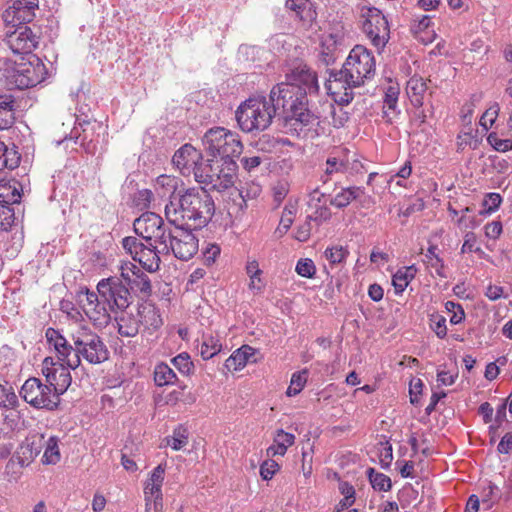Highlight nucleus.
<instances>
[{
	"mask_svg": "<svg viewBox=\"0 0 512 512\" xmlns=\"http://www.w3.org/2000/svg\"><path fill=\"white\" fill-rule=\"evenodd\" d=\"M45 337L53 346L59 363L47 357L43 361L42 373L46 384L57 393L58 398L65 393L72 382L69 369L75 370L81 364V358L90 364H101L108 360L109 352L101 338L88 329H77L65 338L59 330L48 328Z\"/></svg>",
	"mask_w": 512,
	"mask_h": 512,
	"instance_id": "f257e3e1",
	"label": "nucleus"
},
{
	"mask_svg": "<svg viewBox=\"0 0 512 512\" xmlns=\"http://www.w3.org/2000/svg\"><path fill=\"white\" fill-rule=\"evenodd\" d=\"M272 99L281 104L284 118L294 121L292 125L312 127L318 120L328 121L334 127H342L348 117L342 108L338 110L331 102H324L321 105L322 112H314L308 109V99L299 88L288 85H275L272 88Z\"/></svg>",
	"mask_w": 512,
	"mask_h": 512,
	"instance_id": "f03ea898",
	"label": "nucleus"
},
{
	"mask_svg": "<svg viewBox=\"0 0 512 512\" xmlns=\"http://www.w3.org/2000/svg\"><path fill=\"white\" fill-rule=\"evenodd\" d=\"M178 196L171 198L165 206L169 224H178L201 229L212 219L215 204L212 196L202 187L179 189Z\"/></svg>",
	"mask_w": 512,
	"mask_h": 512,
	"instance_id": "7ed1b4c3",
	"label": "nucleus"
},
{
	"mask_svg": "<svg viewBox=\"0 0 512 512\" xmlns=\"http://www.w3.org/2000/svg\"><path fill=\"white\" fill-rule=\"evenodd\" d=\"M281 104L272 99V90L269 98L263 96L250 97L239 105L235 117L239 128L245 133L264 131L267 129Z\"/></svg>",
	"mask_w": 512,
	"mask_h": 512,
	"instance_id": "20e7f679",
	"label": "nucleus"
},
{
	"mask_svg": "<svg viewBox=\"0 0 512 512\" xmlns=\"http://www.w3.org/2000/svg\"><path fill=\"white\" fill-rule=\"evenodd\" d=\"M158 235L159 252L173 254L181 261H188L197 253L198 239L193 234L192 227L171 224Z\"/></svg>",
	"mask_w": 512,
	"mask_h": 512,
	"instance_id": "39448f33",
	"label": "nucleus"
},
{
	"mask_svg": "<svg viewBox=\"0 0 512 512\" xmlns=\"http://www.w3.org/2000/svg\"><path fill=\"white\" fill-rule=\"evenodd\" d=\"M98 293L108 302L111 312L122 336H128L126 309L128 308V287L118 277L101 280L97 285Z\"/></svg>",
	"mask_w": 512,
	"mask_h": 512,
	"instance_id": "423d86ee",
	"label": "nucleus"
},
{
	"mask_svg": "<svg viewBox=\"0 0 512 512\" xmlns=\"http://www.w3.org/2000/svg\"><path fill=\"white\" fill-rule=\"evenodd\" d=\"M204 150L210 156L223 160L234 161L242 153L243 145L239 135L224 127L209 129L202 138Z\"/></svg>",
	"mask_w": 512,
	"mask_h": 512,
	"instance_id": "0eeeda50",
	"label": "nucleus"
},
{
	"mask_svg": "<svg viewBox=\"0 0 512 512\" xmlns=\"http://www.w3.org/2000/svg\"><path fill=\"white\" fill-rule=\"evenodd\" d=\"M237 164L235 161L224 162L219 159H208L201 161L195 167V180L200 184L210 186L211 189L219 192L234 185Z\"/></svg>",
	"mask_w": 512,
	"mask_h": 512,
	"instance_id": "6e6552de",
	"label": "nucleus"
},
{
	"mask_svg": "<svg viewBox=\"0 0 512 512\" xmlns=\"http://www.w3.org/2000/svg\"><path fill=\"white\" fill-rule=\"evenodd\" d=\"M20 396L35 409L54 411L58 409L60 398L53 393L52 388L39 378L30 377L22 385Z\"/></svg>",
	"mask_w": 512,
	"mask_h": 512,
	"instance_id": "1a4fd4ad",
	"label": "nucleus"
},
{
	"mask_svg": "<svg viewBox=\"0 0 512 512\" xmlns=\"http://www.w3.org/2000/svg\"><path fill=\"white\" fill-rule=\"evenodd\" d=\"M343 68L353 84L363 85L375 74V58L364 46L356 45L349 53Z\"/></svg>",
	"mask_w": 512,
	"mask_h": 512,
	"instance_id": "9d476101",
	"label": "nucleus"
},
{
	"mask_svg": "<svg viewBox=\"0 0 512 512\" xmlns=\"http://www.w3.org/2000/svg\"><path fill=\"white\" fill-rule=\"evenodd\" d=\"M362 30L377 49H382L390 37L388 21L375 7H363L361 11Z\"/></svg>",
	"mask_w": 512,
	"mask_h": 512,
	"instance_id": "9b49d317",
	"label": "nucleus"
},
{
	"mask_svg": "<svg viewBox=\"0 0 512 512\" xmlns=\"http://www.w3.org/2000/svg\"><path fill=\"white\" fill-rule=\"evenodd\" d=\"M348 76L347 71L342 67L339 71L331 70L325 82L327 93L340 105H348L354 98L353 88L360 86L353 84Z\"/></svg>",
	"mask_w": 512,
	"mask_h": 512,
	"instance_id": "f8f14e48",
	"label": "nucleus"
},
{
	"mask_svg": "<svg viewBox=\"0 0 512 512\" xmlns=\"http://www.w3.org/2000/svg\"><path fill=\"white\" fill-rule=\"evenodd\" d=\"M286 77L288 82L279 85L295 86L301 93L304 92L306 97L307 94L317 93L319 90L317 74L306 64H298Z\"/></svg>",
	"mask_w": 512,
	"mask_h": 512,
	"instance_id": "ddd939ff",
	"label": "nucleus"
},
{
	"mask_svg": "<svg viewBox=\"0 0 512 512\" xmlns=\"http://www.w3.org/2000/svg\"><path fill=\"white\" fill-rule=\"evenodd\" d=\"M6 44L14 54H29L37 47L38 36L30 27L20 26L7 35Z\"/></svg>",
	"mask_w": 512,
	"mask_h": 512,
	"instance_id": "4468645a",
	"label": "nucleus"
},
{
	"mask_svg": "<svg viewBox=\"0 0 512 512\" xmlns=\"http://www.w3.org/2000/svg\"><path fill=\"white\" fill-rule=\"evenodd\" d=\"M167 227L163 226L161 217L152 212H145L133 222L134 233L146 241L151 246V239L155 237L158 240V235Z\"/></svg>",
	"mask_w": 512,
	"mask_h": 512,
	"instance_id": "2eb2a0df",
	"label": "nucleus"
},
{
	"mask_svg": "<svg viewBox=\"0 0 512 512\" xmlns=\"http://www.w3.org/2000/svg\"><path fill=\"white\" fill-rule=\"evenodd\" d=\"M130 257L139 264V268L147 272L159 269L160 258L148 245L130 236Z\"/></svg>",
	"mask_w": 512,
	"mask_h": 512,
	"instance_id": "dca6fc26",
	"label": "nucleus"
},
{
	"mask_svg": "<svg viewBox=\"0 0 512 512\" xmlns=\"http://www.w3.org/2000/svg\"><path fill=\"white\" fill-rule=\"evenodd\" d=\"M202 159L203 157L201 152L192 145L185 144L175 152L172 162L181 170L182 174L189 173L192 169L193 174L195 175V167L201 163Z\"/></svg>",
	"mask_w": 512,
	"mask_h": 512,
	"instance_id": "f3484780",
	"label": "nucleus"
},
{
	"mask_svg": "<svg viewBox=\"0 0 512 512\" xmlns=\"http://www.w3.org/2000/svg\"><path fill=\"white\" fill-rule=\"evenodd\" d=\"M83 310L85 314L94 322H107L109 315L104 305L100 304L98 295L94 292L85 293V301H83Z\"/></svg>",
	"mask_w": 512,
	"mask_h": 512,
	"instance_id": "a211bd4d",
	"label": "nucleus"
},
{
	"mask_svg": "<svg viewBox=\"0 0 512 512\" xmlns=\"http://www.w3.org/2000/svg\"><path fill=\"white\" fill-rule=\"evenodd\" d=\"M130 272H132L133 275V278H130V289L137 292L141 299L150 297L152 294V285L149 276L142 272L137 265L131 263Z\"/></svg>",
	"mask_w": 512,
	"mask_h": 512,
	"instance_id": "6ab92c4d",
	"label": "nucleus"
},
{
	"mask_svg": "<svg viewBox=\"0 0 512 512\" xmlns=\"http://www.w3.org/2000/svg\"><path fill=\"white\" fill-rule=\"evenodd\" d=\"M295 435L278 429L273 438V444L268 447L267 455L270 457L284 456L289 447L294 445Z\"/></svg>",
	"mask_w": 512,
	"mask_h": 512,
	"instance_id": "aec40b11",
	"label": "nucleus"
},
{
	"mask_svg": "<svg viewBox=\"0 0 512 512\" xmlns=\"http://www.w3.org/2000/svg\"><path fill=\"white\" fill-rule=\"evenodd\" d=\"M163 480L164 469L159 465L153 470L151 477L148 479L144 487V494L147 502L162 499L161 486Z\"/></svg>",
	"mask_w": 512,
	"mask_h": 512,
	"instance_id": "412c9836",
	"label": "nucleus"
},
{
	"mask_svg": "<svg viewBox=\"0 0 512 512\" xmlns=\"http://www.w3.org/2000/svg\"><path fill=\"white\" fill-rule=\"evenodd\" d=\"M255 350L248 346L243 345L236 351H234L225 361V367L228 370L238 371L242 369L249 361L250 357L253 356Z\"/></svg>",
	"mask_w": 512,
	"mask_h": 512,
	"instance_id": "4be33fe9",
	"label": "nucleus"
},
{
	"mask_svg": "<svg viewBox=\"0 0 512 512\" xmlns=\"http://www.w3.org/2000/svg\"><path fill=\"white\" fill-rule=\"evenodd\" d=\"M10 8L14 9V17L19 21L30 22L38 8V0H13Z\"/></svg>",
	"mask_w": 512,
	"mask_h": 512,
	"instance_id": "5701e85b",
	"label": "nucleus"
},
{
	"mask_svg": "<svg viewBox=\"0 0 512 512\" xmlns=\"http://www.w3.org/2000/svg\"><path fill=\"white\" fill-rule=\"evenodd\" d=\"M348 169L347 157L331 156L326 160V168L321 181L326 184L335 173H344Z\"/></svg>",
	"mask_w": 512,
	"mask_h": 512,
	"instance_id": "b1692460",
	"label": "nucleus"
},
{
	"mask_svg": "<svg viewBox=\"0 0 512 512\" xmlns=\"http://www.w3.org/2000/svg\"><path fill=\"white\" fill-rule=\"evenodd\" d=\"M427 90V85L422 78L412 77L407 82V94L415 107L423 105V95Z\"/></svg>",
	"mask_w": 512,
	"mask_h": 512,
	"instance_id": "393cba45",
	"label": "nucleus"
},
{
	"mask_svg": "<svg viewBox=\"0 0 512 512\" xmlns=\"http://www.w3.org/2000/svg\"><path fill=\"white\" fill-rule=\"evenodd\" d=\"M363 194V190L360 187H348L342 189L330 200V204L337 208H344L348 206L353 200L357 199Z\"/></svg>",
	"mask_w": 512,
	"mask_h": 512,
	"instance_id": "a878e982",
	"label": "nucleus"
},
{
	"mask_svg": "<svg viewBox=\"0 0 512 512\" xmlns=\"http://www.w3.org/2000/svg\"><path fill=\"white\" fill-rule=\"evenodd\" d=\"M177 375L166 363H159L154 369V381L157 386L173 385L177 382Z\"/></svg>",
	"mask_w": 512,
	"mask_h": 512,
	"instance_id": "bb28decb",
	"label": "nucleus"
},
{
	"mask_svg": "<svg viewBox=\"0 0 512 512\" xmlns=\"http://www.w3.org/2000/svg\"><path fill=\"white\" fill-rule=\"evenodd\" d=\"M399 96V88L396 86H389L386 89L383 104V114L387 121L391 122L396 116V107Z\"/></svg>",
	"mask_w": 512,
	"mask_h": 512,
	"instance_id": "cd10ccee",
	"label": "nucleus"
},
{
	"mask_svg": "<svg viewBox=\"0 0 512 512\" xmlns=\"http://www.w3.org/2000/svg\"><path fill=\"white\" fill-rule=\"evenodd\" d=\"M416 269L414 266L405 267L404 270H398L392 278V284L397 294L402 293L410 281L415 277Z\"/></svg>",
	"mask_w": 512,
	"mask_h": 512,
	"instance_id": "c85d7f7f",
	"label": "nucleus"
},
{
	"mask_svg": "<svg viewBox=\"0 0 512 512\" xmlns=\"http://www.w3.org/2000/svg\"><path fill=\"white\" fill-rule=\"evenodd\" d=\"M21 160V155L16 149L15 146L7 147L4 145V149L2 150L0 156V170L3 169H15L19 166Z\"/></svg>",
	"mask_w": 512,
	"mask_h": 512,
	"instance_id": "c756f323",
	"label": "nucleus"
},
{
	"mask_svg": "<svg viewBox=\"0 0 512 512\" xmlns=\"http://www.w3.org/2000/svg\"><path fill=\"white\" fill-rule=\"evenodd\" d=\"M286 8L295 12V17L301 21L312 19V12L308 0H287Z\"/></svg>",
	"mask_w": 512,
	"mask_h": 512,
	"instance_id": "7c9ffc66",
	"label": "nucleus"
},
{
	"mask_svg": "<svg viewBox=\"0 0 512 512\" xmlns=\"http://www.w3.org/2000/svg\"><path fill=\"white\" fill-rule=\"evenodd\" d=\"M59 439L51 436L45 443V450L43 454V463L56 464L60 461L61 455L58 445Z\"/></svg>",
	"mask_w": 512,
	"mask_h": 512,
	"instance_id": "2f4dec72",
	"label": "nucleus"
},
{
	"mask_svg": "<svg viewBox=\"0 0 512 512\" xmlns=\"http://www.w3.org/2000/svg\"><path fill=\"white\" fill-rule=\"evenodd\" d=\"M367 476L375 490L388 491L391 489V479L387 475L376 472L374 468H368Z\"/></svg>",
	"mask_w": 512,
	"mask_h": 512,
	"instance_id": "473e14b6",
	"label": "nucleus"
},
{
	"mask_svg": "<svg viewBox=\"0 0 512 512\" xmlns=\"http://www.w3.org/2000/svg\"><path fill=\"white\" fill-rule=\"evenodd\" d=\"M222 349V345L218 338L213 336L204 337L201 345L200 354L204 360H209L217 355Z\"/></svg>",
	"mask_w": 512,
	"mask_h": 512,
	"instance_id": "72a5a7b5",
	"label": "nucleus"
},
{
	"mask_svg": "<svg viewBox=\"0 0 512 512\" xmlns=\"http://www.w3.org/2000/svg\"><path fill=\"white\" fill-rule=\"evenodd\" d=\"M35 71L36 68L32 67L31 65L24 68L15 80L17 87L19 89H25L38 84L41 79L34 77Z\"/></svg>",
	"mask_w": 512,
	"mask_h": 512,
	"instance_id": "f704fd0d",
	"label": "nucleus"
},
{
	"mask_svg": "<svg viewBox=\"0 0 512 512\" xmlns=\"http://www.w3.org/2000/svg\"><path fill=\"white\" fill-rule=\"evenodd\" d=\"M307 377H308L307 369L293 373V375L291 377L290 385L286 391L287 396L291 397V396H295V395L299 394L303 390V388L307 382Z\"/></svg>",
	"mask_w": 512,
	"mask_h": 512,
	"instance_id": "c9c22d12",
	"label": "nucleus"
},
{
	"mask_svg": "<svg viewBox=\"0 0 512 512\" xmlns=\"http://www.w3.org/2000/svg\"><path fill=\"white\" fill-rule=\"evenodd\" d=\"M178 179L168 175H160L156 178V186L163 189L162 194H169V201L172 197L178 196L179 190L177 189Z\"/></svg>",
	"mask_w": 512,
	"mask_h": 512,
	"instance_id": "e433bc0d",
	"label": "nucleus"
},
{
	"mask_svg": "<svg viewBox=\"0 0 512 512\" xmlns=\"http://www.w3.org/2000/svg\"><path fill=\"white\" fill-rule=\"evenodd\" d=\"M437 246L431 245L425 254L424 262L427 263L428 266L434 268L437 275L440 277H446L444 274V262L436 253Z\"/></svg>",
	"mask_w": 512,
	"mask_h": 512,
	"instance_id": "4c0bfd02",
	"label": "nucleus"
},
{
	"mask_svg": "<svg viewBox=\"0 0 512 512\" xmlns=\"http://www.w3.org/2000/svg\"><path fill=\"white\" fill-rule=\"evenodd\" d=\"M15 212L12 204L0 202V230L8 231L15 222Z\"/></svg>",
	"mask_w": 512,
	"mask_h": 512,
	"instance_id": "58836bf2",
	"label": "nucleus"
},
{
	"mask_svg": "<svg viewBox=\"0 0 512 512\" xmlns=\"http://www.w3.org/2000/svg\"><path fill=\"white\" fill-rule=\"evenodd\" d=\"M20 199L21 194L15 186L6 182L0 183V202L13 205L19 203Z\"/></svg>",
	"mask_w": 512,
	"mask_h": 512,
	"instance_id": "ea45409f",
	"label": "nucleus"
},
{
	"mask_svg": "<svg viewBox=\"0 0 512 512\" xmlns=\"http://www.w3.org/2000/svg\"><path fill=\"white\" fill-rule=\"evenodd\" d=\"M295 212H296L295 205L289 204V205L285 206L282 216H281V219H280L279 226L276 229V233H278L280 236H282L290 229V227L294 221Z\"/></svg>",
	"mask_w": 512,
	"mask_h": 512,
	"instance_id": "a19ab883",
	"label": "nucleus"
},
{
	"mask_svg": "<svg viewBox=\"0 0 512 512\" xmlns=\"http://www.w3.org/2000/svg\"><path fill=\"white\" fill-rule=\"evenodd\" d=\"M348 254V250L342 246L327 248L324 252L325 258L331 265L343 263L346 260Z\"/></svg>",
	"mask_w": 512,
	"mask_h": 512,
	"instance_id": "79ce46f5",
	"label": "nucleus"
},
{
	"mask_svg": "<svg viewBox=\"0 0 512 512\" xmlns=\"http://www.w3.org/2000/svg\"><path fill=\"white\" fill-rule=\"evenodd\" d=\"M18 404V397L9 385L0 384V406L13 408Z\"/></svg>",
	"mask_w": 512,
	"mask_h": 512,
	"instance_id": "37998d69",
	"label": "nucleus"
},
{
	"mask_svg": "<svg viewBox=\"0 0 512 512\" xmlns=\"http://www.w3.org/2000/svg\"><path fill=\"white\" fill-rule=\"evenodd\" d=\"M171 361L172 364L183 375H189L194 368L193 362L190 360V356L188 355V353H181L174 357Z\"/></svg>",
	"mask_w": 512,
	"mask_h": 512,
	"instance_id": "c03bdc74",
	"label": "nucleus"
},
{
	"mask_svg": "<svg viewBox=\"0 0 512 512\" xmlns=\"http://www.w3.org/2000/svg\"><path fill=\"white\" fill-rule=\"evenodd\" d=\"M167 445L173 450H180L187 444L186 430L177 428L174 430L173 436L166 438Z\"/></svg>",
	"mask_w": 512,
	"mask_h": 512,
	"instance_id": "a18cd8bd",
	"label": "nucleus"
},
{
	"mask_svg": "<svg viewBox=\"0 0 512 512\" xmlns=\"http://www.w3.org/2000/svg\"><path fill=\"white\" fill-rule=\"evenodd\" d=\"M430 328L435 334L443 339L447 335L446 318L438 313L430 316Z\"/></svg>",
	"mask_w": 512,
	"mask_h": 512,
	"instance_id": "49530a36",
	"label": "nucleus"
},
{
	"mask_svg": "<svg viewBox=\"0 0 512 512\" xmlns=\"http://www.w3.org/2000/svg\"><path fill=\"white\" fill-rule=\"evenodd\" d=\"M296 272L306 278H313L316 273V267L311 259H300L295 268Z\"/></svg>",
	"mask_w": 512,
	"mask_h": 512,
	"instance_id": "de8ad7c7",
	"label": "nucleus"
},
{
	"mask_svg": "<svg viewBox=\"0 0 512 512\" xmlns=\"http://www.w3.org/2000/svg\"><path fill=\"white\" fill-rule=\"evenodd\" d=\"M378 453L381 467L384 469L389 468L393 459V450L389 442H380Z\"/></svg>",
	"mask_w": 512,
	"mask_h": 512,
	"instance_id": "09e8293b",
	"label": "nucleus"
},
{
	"mask_svg": "<svg viewBox=\"0 0 512 512\" xmlns=\"http://www.w3.org/2000/svg\"><path fill=\"white\" fill-rule=\"evenodd\" d=\"M499 112V106L498 104H495L494 106L487 109L484 114L481 116L479 124L481 127L488 131L492 125L495 123L497 116Z\"/></svg>",
	"mask_w": 512,
	"mask_h": 512,
	"instance_id": "8fccbe9b",
	"label": "nucleus"
},
{
	"mask_svg": "<svg viewBox=\"0 0 512 512\" xmlns=\"http://www.w3.org/2000/svg\"><path fill=\"white\" fill-rule=\"evenodd\" d=\"M502 202V198L498 193H489L485 196L483 200L484 210L481 211V214H490L497 210Z\"/></svg>",
	"mask_w": 512,
	"mask_h": 512,
	"instance_id": "3c124183",
	"label": "nucleus"
},
{
	"mask_svg": "<svg viewBox=\"0 0 512 512\" xmlns=\"http://www.w3.org/2000/svg\"><path fill=\"white\" fill-rule=\"evenodd\" d=\"M487 141L497 151L507 152L512 150V140L500 139L496 133H490L487 137Z\"/></svg>",
	"mask_w": 512,
	"mask_h": 512,
	"instance_id": "603ef678",
	"label": "nucleus"
},
{
	"mask_svg": "<svg viewBox=\"0 0 512 512\" xmlns=\"http://www.w3.org/2000/svg\"><path fill=\"white\" fill-rule=\"evenodd\" d=\"M332 216L330 209L325 205H320L315 207V211L312 215H308L307 217L312 222H315L317 226H320L323 222L328 221Z\"/></svg>",
	"mask_w": 512,
	"mask_h": 512,
	"instance_id": "864d4df0",
	"label": "nucleus"
},
{
	"mask_svg": "<svg viewBox=\"0 0 512 512\" xmlns=\"http://www.w3.org/2000/svg\"><path fill=\"white\" fill-rule=\"evenodd\" d=\"M261 187L258 184H247L245 187H241L239 190V195L243 201V203L246 205V202L248 200H252L257 198L261 193Z\"/></svg>",
	"mask_w": 512,
	"mask_h": 512,
	"instance_id": "5fc2aeb1",
	"label": "nucleus"
},
{
	"mask_svg": "<svg viewBox=\"0 0 512 512\" xmlns=\"http://www.w3.org/2000/svg\"><path fill=\"white\" fill-rule=\"evenodd\" d=\"M279 464L274 460H266L260 466V475L264 480H270L279 470Z\"/></svg>",
	"mask_w": 512,
	"mask_h": 512,
	"instance_id": "6e6d98bb",
	"label": "nucleus"
},
{
	"mask_svg": "<svg viewBox=\"0 0 512 512\" xmlns=\"http://www.w3.org/2000/svg\"><path fill=\"white\" fill-rule=\"evenodd\" d=\"M0 111L4 113H14L15 98L11 93L0 92Z\"/></svg>",
	"mask_w": 512,
	"mask_h": 512,
	"instance_id": "4d7b16f0",
	"label": "nucleus"
},
{
	"mask_svg": "<svg viewBox=\"0 0 512 512\" xmlns=\"http://www.w3.org/2000/svg\"><path fill=\"white\" fill-rule=\"evenodd\" d=\"M135 194V205L140 209H144L149 205L153 193L149 189H142Z\"/></svg>",
	"mask_w": 512,
	"mask_h": 512,
	"instance_id": "13d9d810",
	"label": "nucleus"
},
{
	"mask_svg": "<svg viewBox=\"0 0 512 512\" xmlns=\"http://www.w3.org/2000/svg\"><path fill=\"white\" fill-rule=\"evenodd\" d=\"M312 221L306 217V220L301 224L296 231L295 238L300 242H305L309 239L312 231Z\"/></svg>",
	"mask_w": 512,
	"mask_h": 512,
	"instance_id": "bf43d9fd",
	"label": "nucleus"
},
{
	"mask_svg": "<svg viewBox=\"0 0 512 512\" xmlns=\"http://www.w3.org/2000/svg\"><path fill=\"white\" fill-rule=\"evenodd\" d=\"M423 382L421 381V379H413L411 382H410V402L413 404V405H416L419 403V398H418V395H420L422 393V389H423Z\"/></svg>",
	"mask_w": 512,
	"mask_h": 512,
	"instance_id": "052dcab7",
	"label": "nucleus"
},
{
	"mask_svg": "<svg viewBox=\"0 0 512 512\" xmlns=\"http://www.w3.org/2000/svg\"><path fill=\"white\" fill-rule=\"evenodd\" d=\"M458 377V372L451 373L445 370L437 371V382L440 385L449 386L452 385Z\"/></svg>",
	"mask_w": 512,
	"mask_h": 512,
	"instance_id": "680f3d73",
	"label": "nucleus"
},
{
	"mask_svg": "<svg viewBox=\"0 0 512 512\" xmlns=\"http://www.w3.org/2000/svg\"><path fill=\"white\" fill-rule=\"evenodd\" d=\"M485 296L491 301H496L504 297V288L502 286L490 284L486 288Z\"/></svg>",
	"mask_w": 512,
	"mask_h": 512,
	"instance_id": "e2e57ef3",
	"label": "nucleus"
},
{
	"mask_svg": "<svg viewBox=\"0 0 512 512\" xmlns=\"http://www.w3.org/2000/svg\"><path fill=\"white\" fill-rule=\"evenodd\" d=\"M262 163V158L260 156H245L241 159V164L243 168L251 172L253 169L258 167Z\"/></svg>",
	"mask_w": 512,
	"mask_h": 512,
	"instance_id": "0e129e2a",
	"label": "nucleus"
},
{
	"mask_svg": "<svg viewBox=\"0 0 512 512\" xmlns=\"http://www.w3.org/2000/svg\"><path fill=\"white\" fill-rule=\"evenodd\" d=\"M502 233V224L499 221H493L485 226V234L487 237L496 239Z\"/></svg>",
	"mask_w": 512,
	"mask_h": 512,
	"instance_id": "69168bd1",
	"label": "nucleus"
},
{
	"mask_svg": "<svg viewBox=\"0 0 512 512\" xmlns=\"http://www.w3.org/2000/svg\"><path fill=\"white\" fill-rule=\"evenodd\" d=\"M246 272L250 277L249 287H254V278L260 276L262 271L259 269L258 262L256 260L249 261L246 265Z\"/></svg>",
	"mask_w": 512,
	"mask_h": 512,
	"instance_id": "338daca9",
	"label": "nucleus"
},
{
	"mask_svg": "<svg viewBox=\"0 0 512 512\" xmlns=\"http://www.w3.org/2000/svg\"><path fill=\"white\" fill-rule=\"evenodd\" d=\"M512 449V434L506 433L497 446V451L501 454H508Z\"/></svg>",
	"mask_w": 512,
	"mask_h": 512,
	"instance_id": "774afa93",
	"label": "nucleus"
}]
</instances>
